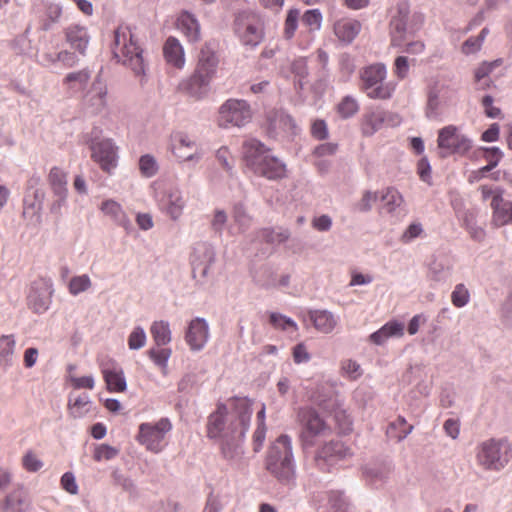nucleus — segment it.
Segmentation results:
<instances>
[{"label": "nucleus", "instance_id": "56", "mask_svg": "<svg viewBox=\"0 0 512 512\" xmlns=\"http://www.w3.org/2000/svg\"><path fill=\"white\" fill-rule=\"evenodd\" d=\"M42 209L43 206L39 204V202L32 200L29 195L25 197L23 207L24 218H29L31 220L35 218L36 220H39Z\"/></svg>", "mask_w": 512, "mask_h": 512}, {"label": "nucleus", "instance_id": "58", "mask_svg": "<svg viewBox=\"0 0 512 512\" xmlns=\"http://www.w3.org/2000/svg\"><path fill=\"white\" fill-rule=\"evenodd\" d=\"M270 323L278 329L286 330L288 328H293L297 330V324L295 321L285 315L280 313L273 312L270 314Z\"/></svg>", "mask_w": 512, "mask_h": 512}, {"label": "nucleus", "instance_id": "46", "mask_svg": "<svg viewBox=\"0 0 512 512\" xmlns=\"http://www.w3.org/2000/svg\"><path fill=\"white\" fill-rule=\"evenodd\" d=\"M300 18V10L293 8L287 12V16L284 22L283 37L286 40H291L295 36V32L298 28V22Z\"/></svg>", "mask_w": 512, "mask_h": 512}, {"label": "nucleus", "instance_id": "45", "mask_svg": "<svg viewBox=\"0 0 512 512\" xmlns=\"http://www.w3.org/2000/svg\"><path fill=\"white\" fill-rule=\"evenodd\" d=\"M381 199L384 202V209L388 213L394 212L404 202L401 193L397 189L392 187H389L385 190Z\"/></svg>", "mask_w": 512, "mask_h": 512}, {"label": "nucleus", "instance_id": "37", "mask_svg": "<svg viewBox=\"0 0 512 512\" xmlns=\"http://www.w3.org/2000/svg\"><path fill=\"white\" fill-rule=\"evenodd\" d=\"M102 374L107 385V389L111 392H123L126 390L127 384L124 372L119 367H103Z\"/></svg>", "mask_w": 512, "mask_h": 512}, {"label": "nucleus", "instance_id": "3", "mask_svg": "<svg viewBox=\"0 0 512 512\" xmlns=\"http://www.w3.org/2000/svg\"><path fill=\"white\" fill-rule=\"evenodd\" d=\"M474 459L484 472H501L512 460V443L505 436L486 438L476 444Z\"/></svg>", "mask_w": 512, "mask_h": 512}, {"label": "nucleus", "instance_id": "6", "mask_svg": "<svg viewBox=\"0 0 512 512\" xmlns=\"http://www.w3.org/2000/svg\"><path fill=\"white\" fill-rule=\"evenodd\" d=\"M233 30L240 43L248 49H255L265 36L264 21L255 10L246 9L235 13Z\"/></svg>", "mask_w": 512, "mask_h": 512}, {"label": "nucleus", "instance_id": "40", "mask_svg": "<svg viewBox=\"0 0 512 512\" xmlns=\"http://www.w3.org/2000/svg\"><path fill=\"white\" fill-rule=\"evenodd\" d=\"M256 237L267 244L279 245L289 239L290 231L284 228H262L256 232Z\"/></svg>", "mask_w": 512, "mask_h": 512}, {"label": "nucleus", "instance_id": "62", "mask_svg": "<svg viewBox=\"0 0 512 512\" xmlns=\"http://www.w3.org/2000/svg\"><path fill=\"white\" fill-rule=\"evenodd\" d=\"M227 221V213L222 209H217L214 212L213 219L211 221V227L217 234L222 235Z\"/></svg>", "mask_w": 512, "mask_h": 512}, {"label": "nucleus", "instance_id": "20", "mask_svg": "<svg viewBox=\"0 0 512 512\" xmlns=\"http://www.w3.org/2000/svg\"><path fill=\"white\" fill-rule=\"evenodd\" d=\"M107 94V85L100 79V77H96L90 89L83 97V104L85 108L92 114L102 112L107 106Z\"/></svg>", "mask_w": 512, "mask_h": 512}, {"label": "nucleus", "instance_id": "60", "mask_svg": "<svg viewBox=\"0 0 512 512\" xmlns=\"http://www.w3.org/2000/svg\"><path fill=\"white\" fill-rule=\"evenodd\" d=\"M424 229L421 223H411L401 235V242L408 244L418 237H421Z\"/></svg>", "mask_w": 512, "mask_h": 512}, {"label": "nucleus", "instance_id": "44", "mask_svg": "<svg viewBox=\"0 0 512 512\" xmlns=\"http://www.w3.org/2000/svg\"><path fill=\"white\" fill-rule=\"evenodd\" d=\"M90 79V72L87 69L68 73L63 79V84L70 90H80L86 86Z\"/></svg>", "mask_w": 512, "mask_h": 512}, {"label": "nucleus", "instance_id": "5", "mask_svg": "<svg viewBox=\"0 0 512 512\" xmlns=\"http://www.w3.org/2000/svg\"><path fill=\"white\" fill-rule=\"evenodd\" d=\"M112 51L118 62L130 68L135 76L145 75L143 50L128 27L120 26L114 31Z\"/></svg>", "mask_w": 512, "mask_h": 512}, {"label": "nucleus", "instance_id": "15", "mask_svg": "<svg viewBox=\"0 0 512 512\" xmlns=\"http://www.w3.org/2000/svg\"><path fill=\"white\" fill-rule=\"evenodd\" d=\"M54 293L51 279L41 278L34 281L27 295V305L36 314L45 313L52 302Z\"/></svg>", "mask_w": 512, "mask_h": 512}, {"label": "nucleus", "instance_id": "57", "mask_svg": "<svg viewBox=\"0 0 512 512\" xmlns=\"http://www.w3.org/2000/svg\"><path fill=\"white\" fill-rule=\"evenodd\" d=\"M150 359L160 368L167 367L168 360L171 356V349L169 348H152L148 352Z\"/></svg>", "mask_w": 512, "mask_h": 512}, {"label": "nucleus", "instance_id": "31", "mask_svg": "<svg viewBox=\"0 0 512 512\" xmlns=\"http://www.w3.org/2000/svg\"><path fill=\"white\" fill-rule=\"evenodd\" d=\"M163 53L165 60L170 65L181 69L185 64V55L184 49L179 42V40L175 37H169L163 47Z\"/></svg>", "mask_w": 512, "mask_h": 512}, {"label": "nucleus", "instance_id": "14", "mask_svg": "<svg viewBox=\"0 0 512 512\" xmlns=\"http://www.w3.org/2000/svg\"><path fill=\"white\" fill-rule=\"evenodd\" d=\"M437 144L443 157L450 154L463 155L472 147L471 140L458 133L457 127L453 125H448L439 130Z\"/></svg>", "mask_w": 512, "mask_h": 512}, {"label": "nucleus", "instance_id": "8", "mask_svg": "<svg viewBox=\"0 0 512 512\" xmlns=\"http://www.w3.org/2000/svg\"><path fill=\"white\" fill-rule=\"evenodd\" d=\"M171 421L164 417L157 422L141 423L138 428L137 441L148 451L159 453L165 446V437L171 431Z\"/></svg>", "mask_w": 512, "mask_h": 512}, {"label": "nucleus", "instance_id": "30", "mask_svg": "<svg viewBox=\"0 0 512 512\" xmlns=\"http://www.w3.org/2000/svg\"><path fill=\"white\" fill-rule=\"evenodd\" d=\"M308 318L315 329L321 333H331L338 324V318L328 310H310Z\"/></svg>", "mask_w": 512, "mask_h": 512}, {"label": "nucleus", "instance_id": "22", "mask_svg": "<svg viewBox=\"0 0 512 512\" xmlns=\"http://www.w3.org/2000/svg\"><path fill=\"white\" fill-rule=\"evenodd\" d=\"M352 455L349 447L341 441H330L326 443L317 453L316 461L318 466L327 463L333 465L336 462L346 459Z\"/></svg>", "mask_w": 512, "mask_h": 512}, {"label": "nucleus", "instance_id": "19", "mask_svg": "<svg viewBox=\"0 0 512 512\" xmlns=\"http://www.w3.org/2000/svg\"><path fill=\"white\" fill-rule=\"evenodd\" d=\"M214 261L215 250L213 246L207 242L196 243L190 256L193 277L206 278Z\"/></svg>", "mask_w": 512, "mask_h": 512}, {"label": "nucleus", "instance_id": "34", "mask_svg": "<svg viewBox=\"0 0 512 512\" xmlns=\"http://www.w3.org/2000/svg\"><path fill=\"white\" fill-rule=\"evenodd\" d=\"M68 414L74 419L83 418L90 412L91 400L88 394H70L68 398Z\"/></svg>", "mask_w": 512, "mask_h": 512}, {"label": "nucleus", "instance_id": "41", "mask_svg": "<svg viewBox=\"0 0 512 512\" xmlns=\"http://www.w3.org/2000/svg\"><path fill=\"white\" fill-rule=\"evenodd\" d=\"M47 181L53 194L68 193L67 173L60 167L54 166L50 169Z\"/></svg>", "mask_w": 512, "mask_h": 512}, {"label": "nucleus", "instance_id": "35", "mask_svg": "<svg viewBox=\"0 0 512 512\" xmlns=\"http://www.w3.org/2000/svg\"><path fill=\"white\" fill-rule=\"evenodd\" d=\"M485 152V159L488 161L486 167H481L475 171L470 177L469 182L473 183L479 181L486 176L488 172L494 169L503 157V152L498 147H486L483 148Z\"/></svg>", "mask_w": 512, "mask_h": 512}, {"label": "nucleus", "instance_id": "33", "mask_svg": "<svg viewBox=\"0 0 512 512\" xmlns=\"http://www.w3.org/2000/svg\"><path fill=\"white\" fill-rule=\"evenodd\" d=\"M219 64L217 54L211 50H202L195 72L212 80L216 75Z\"/></svg>", "mask_w": 512, "mask_h": 512}, {"label": "nucleus", "instance_id": "43", "mask_svg": "<svg viewBox=\"0 0 512 512\" xmlns=\"http://www.w3.org/2000/svg\"><path fill=\"white\" fill-rule=\"evenodd\" d=\"M348 508L347 498L341 492L333 491L327 495L326 506L319 512H348Z\"/></svg>", "mask_w": 512, "mask_h": 512}, {"label": "nucleus", "instance_id": "26", "mask_svg": "<svg viewBox=\"0 0 512 512\" xmlns=\"http://www.w3.org/2000/svg\"><path fill=\"white\" fill-rule=\"evenodd\" d=\"M64 33L71 48L77 50L81 55H85L90 41L87 28L79 24H72L65 29Z\"/></svg>", "mask_w": 512, "mask_h": 512}, {"label": "nucleus", "instance_id": "24", "mask_svg": "<svg viewBox=\"0 0 512 512\" xmlns=\"http://www.w3.org/2000/svg\"><path fill=\"white\" fill-rule=\"evenodd\" d=\"M211 81L194 71L188 79L180 83V89L190 97L199 100L208 94Z\"/></svg>", "mask_w": 512, "mask_h": 512}, {"label": "nucleus", "instance_id": "47", "mask_svg": "<svg viewBox=\"0 0 512 512\" xmlns=\"http://www.w3.org/2000/svg\"><path fill=\"white\" fill-rule=\"evenodd\" d=\"M91 286L92 282L90 277L87 274H82L71 278L68 285V290L71 295L77 296L80 293L89 290Z\"/></svg>", "mask_w": 512, "mask_h": 512}, {"label": "nucleus", "instance_id": "1", "mask_svg": "<svg viewBox=\"0 0 512 512\" xmlns=\"http://www.w3.org/2000/svg\"><path fill=\"white\" fill-rule=\"evenodd\" d=\"M252 414L251 404L245 399H237L232 411L219 403L208 417L207 437L218 441L222 457L233 465L243 464V442Z\"/></svg>", "mask_w": 512, "mask_h": 512}, {"label": "nucleus", "instance_id": "54", "mask_svg": "<svg viewBox=\"0 0 512 512\" xmlns=\"http://www.w3.org/2000/svg\"><path fill=\"white\" fill-rule=\"evenodd\" d=\"M334 419L337 422L339 429L342 433H348L352 430V421L350 416L346 413L340 405L335 403Z\"/></svg>", "mask_w": 512, "mask_h": 512}, {"label": "nucleus", "instance_id": "2", "mask_svg": "<svg viewBox=\"0 0 512 512\" xmlns=\"http://www.w3.org/2000/svg\"><path fill=\"white\" fill-rule=\"evenodd\" d=\"M243 155L247 167L255 175L268 180H278L286 175L285 163L257 139H248L243 143Z\"/></svg>", "mask_w": 512, "mask_h": 512}, {"label": "nucleus", "instance_id": "42", "mask_svg": "<svg viewBox=\"0 0 512 512\" xmlns=\"http://www.w3.org/2000/svg\"><path fill=\"white\" fill-rule=\"evenodd\" d=\"M150 332L157 346L167 345L171 341L169 323L164 320L155 321L150 327Z\"/></svg>", "mask_w": 512, "mask_h": 512}, {"label": "nucleus", "instance_id": "18", "mask_svg": "<svg viewBox=\"0 0 512 512\" xmlns=\"http://www.w3.org/2000/svg\"><path fill=\"white\" fill-rule=\"evenodd\" d=\"M399 123V117L396 114L381 108H375L366 111L362 115L360 130L362 135L369 137L379 131L385 124L396 126Z\"/></svg>", "mask_w": 512, "mask_h": 512}, {"label": "nucleus", "instance_id": "48", "mask_svg": "<svg viewBox=\"0 0 512 512\" xmlns=\"http://www.w3.org/2000/svg\"><path fill=\"white\" fill-rule=\"evenodd\" d=\"M233 219L235 224L238 226L240 233L248 230L252 224V217L248 214L246 208L241 204H238L234 207Z\"/></svg>", "mask_w": 512, "mask_h": 512}, {"label": "nucleus", "instance_id": "13", "mask_svg": "<svg viewBox=\"0 0 512 512\" xmlns=\"http://www.w3.org/2000/svg\"><path fill=\"white\" fill-rule=\"evenodd\" d=\"M155 199L159 210L173 221H177L183 215L186 200L182 190L175 185H169L157 191Z\"/></svg>", "mask_w": 512, "mask_h": 512}, {"label": "nucleus", "instance_id": "29", "mask_svg": "<svg viewBox=\"0 0 512 512\" xmlns=\"http://www.w3.org/2000/svg\"><path fill=\"white\" fill-rule=\"evenodd\" d=\"M404 324L392 320L384 324L380 329L369 336V341L375 345L381 346L392 337L401 338L404 335Z\"/></svg>", "mask_w": 512, "mask_h": 512}, {"label": "nucleus", "instance_id": "9", "mask_svg": "<svg viewBox=\"0 0 512 512\" xmlns=\"http://www.w3.org/2000/svg\"><path fill=\"white\" fill-rule=\"evenodd\" d=\"M387 70L384 64H373L361 72L362 90L371 99H389L393 88L384 83Z\"/></svg>", "mask_w": 512, "mask_h": 512}, {"label": "nucleus", "instance_id": "25", "mask_svg": "<svg viewBox=\"0 0 512 512\" xmlns=\"http://www.w3.org/2000/svg\"><path fill=\"white\" fill-rule=\"evenodd\" d=\"M336 396V382L331 379L321 380L311 394V398L315 403L323 408L334 407Z\"/></svg>", "mask_w": 512, "mask_h": 512}, {"label": "nucleus", "instance_id": "52", "mask_svg": "<svg viewBox=\"0 0 512 512\" xmlns=\"http://www.w3.org/2000/svg\"><path fill=\"white\" fill-rule=\"evenodd\" d=\"M338 113L342 118H350L359 110V104L352 96H345L337 107Z\"/></svg>", "mask_w": 512, "mask_h": 512}, {"label": "nucleus", "instance_id": "10", "mask_svg": "<svg viewBox=\"0 0 512 512\" xmlns=\"http://www.w3.org/2000/svg\"><path fill=\"white\" fill-rule=\"evenodd\" d=\"M457 95L456 88L446 81H436L429 89L426 116L429 119L438 118L444 109L454 103Z\"/></svg>", "mask_w": 512, "mask_h": 512}, {"label": "nucleus", "instance_id": "63", "mask_svg": "<svg viewBox=\"0 0 512 512\" xmlns=\"http://www.w3.org/2000/svg\"><path fill=\"white\" fill-rule=\"evenodd\" d=\"M377 193L365 191L361 200L356 204V210L359 212H368L371 210L372 205L377 201Z\"/></svg>", "mask_w": 512, "mask_h": 512}, {"label": "nucleus", "instance_id": "4", "mask_svg": "<svg viewBox=\"0 0 512 512\" xmlns=\"http://www.w3.org/2000/svg\"><path fill=\"white\" fill-rule=\"evenodd\" d=\"M265 467L280 483L290 485L296 476L292 441L288 435H280L270 446Z\"/></svg>", "mask_w": 512, "mask_h": 512}, {"label": "nucleus", "instance_id": "17", "mask_svg": "<svg viewBox=\"0 0 512 512\" xmlns=\"http://www.w3.org/2000/svg\"><path fill=\"white\" fill-rule=\"evenodd\" d=\"M91 157L101 169L111 173L117 166V147L111 139L98 140L97 137L88 141Z\"/></svg>", "mask_w": 512, "mask_h": 512}, {"label": "nucleus", "instance_id": "7", "mask_svg": "<svg viewBox=\"0 0 512 512\" xmlns=\"http://www.w3.org/2000/svg\"><path fill=\"white\" fill-rule=\"evenodd\" d=\"M422 22V16L414 14L410 16V6L407 1H400L390 21L391 45L400 47L406 40L408 33H414L418 24Z\"/></svg>", "mask_w": 512, "mask_h": 512}, {"label": "nucleus", "instance_id": "32", "mask_svg": "<svg viewBox=\"0 0 512 512\" xmlns=\"http://www.w3.org/2000/svg\"><path fill=\"white\" fill-rule=\"evenodd\" d=\"M269 127L271 132L278 134L283 133H294L296 124L294 119L284 111H274L269 115Z\"/></svg>", "mask_w": 512, "mask_h": 512}, {"label": "nucleus", "instance_id": "59", "mask_svg": "<svg viewBox=\"0 0 512 512\" xmlns=\"http://www.w3.org/2000/svg\"><path fill=\"white\" fill-rule=\"evenodd\" d=\"M112 479L115 485L120 486L123 490L127 492H135L136 486L133 482V480L127 476H125L123 473L120 472V470L115 469L112 472Z\"/></svg>", "mask_w": 512, "mask_h": 512}, {"label": "nucleus", "instance_id": "16", "mask_svg": "<svg viewBox=\"0 0 512 512\" xmlns=\"http://www.w3.org/2000/svg\"><path fill=\"white\" fill-rule=\"evenodd\" d=\"M170 150L181 162L197 164L203 158V149L187 134L177 132L171 136Z\"/></svg>", "mask_w": 512, "mask_h": 512}, {"label": "nucleus", "instance_id": "11", "mask_svg": "<svg viewBox=\"0 0 512 512\" xmlns=\"http://www.w3.org/2000/svg\"><path fill=\"white\" fill-rule=\"evenodd\" d=\"M302 423L301 440L304 447H312L317 441L331 433L330 426L314 409H305L299 414Z\"/></svg>", "mask_w": 512, "mask_h": 512}, {"label": "nucleus", "instance_id": "50", "mask_svg": "<svg viewBox=\"0 0 512 512\" xmlns=\"http://www.w3.org/2000/svg\"><path fill=\"white\" fill-rule=\"evenodd\" d=\"M323 16L319 9H310L302 15L303 24L309 28L311 32L319 31L322 26Z\"/></svg>", "mask_w": 512, "mask_h": 512}, {"label": "nucleus", "instance_id": "28", "mask_svg": "<svg viewBox=\"0 0 512 512\" xmlns=\"http://www.w3.org/2000/svg\"><path fill=\"white\" fill-rule=\"evenodd\" d=\"M102 213L109 217L115 224L123 227L127 232L133 230V225L122 206L113 199L105 200L100 205Z\"/></svg>", "mask_w": 512, "mask_h": 512}, {"label": "nucleus", "instance_id": "12", "mask_svg": "<svg viewBox=\"0 0 512 512\" xmlns=\"http://www.w3.org/2000/svg\"><path fill=\"white\" fill-rule=\"evenodd\" d=\"M251 118L252 111L245 100L228 99L219 108L218 123L221 127H243Z\"/></svg>", "mask_w": 512, "mask_h": 512}, {"label": "nucleus", "instance_id": "49", "mask_svg": "<svg viewBox=\"0 0 512 512\" xmlns=\"http://www.w3.org/2000/svg\"><path fill=\"white\" fill-rule=\"evenodd\" d=\"M139 170L146 178L155 176L159 170L155 157L150 154L142 155L139 159Z\"/></svg>", "mask_w": 512, "mask_h": 512}, {"label": "nucleus", "instance_id": "38", "mask_svg": "<svg viewBox=\"0 0 512 512\" xmlns=\"http://www.w3.org/2000/svg\"><path fill=\"white\" fill-rule=\"evenodd\" d=\"M452 274V266L446 259H434L429 266L428 278L435 283L447 282Z\"/></svg>", "mask_w": 512, "mask_h": 512}, {"label": "nucleus", "instance_id": "55", "mask_svg": "<svg viewBox=\"0 0 512 512\" xmlns=\"http://www.w3.org/2000/svg\"><path fill=\"white\" fill-rule=\"evenodd\" d=\"M118 454L119 450L117 448L108 444H100L95 448L93 458L97 462L108 461L114 459Z\"/></svg>", "mask_w": 512, "mask_h": 512}, {"label": "nucleus", "instance_id": "39", "mask_svg": "<svg viewBox=\"0 0 512 512\" xmlns=\"http://www.w3.org/2000/svg\"><path fill=\"white\" fill-rule=\"evenodd\" d=\"M15 346L14 335H2L0 337V367L7 369L12 366Z\"/></svg>", "mask_w": 512, "mask_h": 512}, {"label": "nucleus", "instance_id": "61", "mask_svg": "<svg viewBox=\"0 0 512 512\" xmlns=\"http://www.w3.org/2000/svg\"><path fill=\"white\" fill-rule=\"evenodd\" d=\"M341 369L343 374L351 380H356L362 375L360 364L351 359L343 361Z\"/></svg>", "mask_w": 512, "mask_h": 512}, {"label": "nucleus", "instance_id": "51", "mask_svg": "<svg viewBox=\"0 0 512 512\" xmlns=\"http://www.w3.org/2000/svg\"><path fill=\"white\" fill-rule=\"evenodd\" d=\"M470 301V292L468 288L463 284L459 283L454 287L451 293V302L456 308H463Z\"/></svg>", "mask_w": 512, "mask_h": 512}, {"label": "nucleus", "instance_id": "64", "mask_svg": "<svg viewBox=\"0 0 512 512\" xmlns=\"http://www.w3.org/2000/svg\"><path fill=\"white\" fill-rule=\"evenodd\" d=\"M22 465L29 472H37L43 467L42 461L31 451L23 456Z\"/></svg>", "mask_w": 512, "mask_h": 512}, {"label": "nucleus", "instance_id": "23", "mask_svg": "<svg viewBox=\"0 0 512 512\" xmlns=\"http://www.w3.org/2000/svg\"><path fill=\"white\" fill-rule=\"evenodd\" d=\"M492 209V224L502 227L512 224V201L505 200L498 192L490 203Z\"/></svg>", "mask_w": 512, "mask_h": 512}, {"label": "nucleus", "instance_id": "27", "mask_svg": "<svg viewBox=\"0 0 512 512\" xmlns=\"http://www.w3.org/2000/svg\"><path fill=\"white\" fill-rule=\"evenodd\" d=\"M334 35L345 45L353 42L361 31V23L355 19L342 18L333 26Z\"/></svg>", "mask_w": 512, "mask_h": 512}, {"label": "nucleus", "instance_id": "21", "mask_svg": "<svg viewBox=\"0 0 512 512\" xmlns=\"http://www.w3.org/2000/svg\"><path fill=\"white\" fill-rule=\"evenodd\" d=\"M210 337L208 322L201 317L192 319L188 325L185 340L193 351L202 350Z\"/></svg>", "mask_w": 512, "mask_h": 512}, {"label": "nucleus", "instance_id": "53", "mask_svg": "<svg viewBox=\"0 0 512 512\" xmlns=\"http://www.w3.org/2000/svg\"><path fill=\"white\" fill-rule=\"evenodd\" d=\"M146 332L141 326H136L128 336V347L131 350H139L146 344Z\"/></svg>", "mask_w": 512, "mask_h": 512}, {"label": "nucleus", "instance_id": "36", "mask_svg": "<svg viewBox=\"0 0 512 512\" xmlns=\"http://www.w3.org/2000/svg\"><path fill=\"white\" fill-rule=\"evenodd\" d=\"M178 28L190 42L200 40V25L195 16L189 12H182L177 20Z\"/></svg>", "mask_w": 512, "mask_h": 512}]
</instances>
